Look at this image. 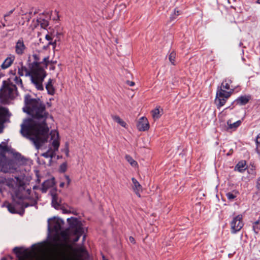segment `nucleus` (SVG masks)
Returning a JSON list of instances; mask_svg holds the SVG:
<instances>
[{
    "instance_id": "7ed1b4c3",
    "label": "nucleus",
    "mask_w": 260,
    "mask_h": 260,
    "mask_svg": "<svg viewBox=\"0 0 260 260\" xmlns=\"http://www.w3.org/2000/svg\"><path fill=\"white\" fill-rule=\"evenodd\" d=\"M232 81L229 79H225L222 83L221 86L218 87L216 92L215 103L218 109L222 107L226 103L228 99L230 97L233 91L232 89L230 91H226L224 89H230V84Z\"/></svg>"
},
{
    "instance_id": "1a4fd4ad",
    "label": "nucleus",
    "mask_w": 260,
    "mask_h": 260,
    "mask_svg": "<svg viewBox=\"0 0 260 260\" xmlns=\"http://www.w3.org/2000/svg\"><path fill=\"white\" fill-rule=\"evenodd\" d=\"M12 186L15 190L16 192L23 191V194L27 193L28 195L30 194L31 190L25 189V183L24 181L19 177H15L12 182Z\"/></svg>"
},
{
    "instance_id": "4468645a",
    "label": "nucleus",
    "mask_w": 260,
    "mask_h": 260,
    "mask_svg": "<svg viewBox=\"0 0 260 260\" xmlns=\"http://www.w3.org/2000/svg\"><path fill=\"white\" fill-rule=\"evenodd\" d=\"M137 128L140 131H145L149 129V122L146 117H142L140 118L137 124Z\"/></svg>"
},
{
    "instance_id": "bb28decb",
    "label": "nucleus",
    "mask_w": 260,
    "mask_h": 260,
    "mask_svg": "<svg viewBox=\"0 0 260 260\" xmlns=\"http://www.w3.org/2000/svg\"><path fill=\"white\" fill-rule=\"evenodd\" d=\"M125 159L131 164L132 167H135L138 165V163L131 156L126 155Z\"/></svg>"
},
{
    "instance_id": "423d86ee",
    "label": "nucleus",
    "mask_w": 260,
    "mask_h": 260,
    "mask_svg": "<svg viewBox=\"0 0 260 260\" xmlns=\"http://www.w3.org/2000/svg\"><path fill=\"white\" fill-rule=\"evenodd\" d=\"M67 221L74 235L76 236L73 240L74 242H76L84 233V229L82 226L81 222L76 218H69L67 219Z\"/></svg>"
},
{
    "instance_id": "c756f323",
    "label": "nucleus",
    "mask_w": 260,
    "mask_h": 260,
    "mask_svg": "<svg viewBox=\"0 0 260 260\" xmlns=\"http://www.w3.org/2000/svg\"><path fill=\"white\" fill-rule=\"evenodd\" d=\"M45 38H46V40H47L48 41H49V42L48 43V44L49 45H52L53 46V48L54 49L55 46H56V41H54L53 42H52L51 41L52 40V38L48 34L46 35Z\"/></svg>"
},
{
    "instance_id": "f8f14e48",
    "label": "nucleus",
    "mask_w": 260,
    "mask_h": 260,
    "mask_svg": "<svg viewBox=\"0 0 260 260\" xmlns=\"http://www.w3.org/2000/svg\"><path fill=\"white\" fill-rule=\"evenodd\" d=\"M15 169L13 167V162L10 160H7V158L0 167V171L4 173L12 172Z\"/></svg>"
},
{
    "instance_id": "e433bc0d",
    "label": "nucleus",
    "mask_w": 260,
    "mask_h": 260,
    "mask_svg": "<svg viewBox=\"0 0 260 260\" xmlns=\"http://www.w3.org/2000/svg\"><path fill=\"white\" fill-rule=\"evenodd\" d=\"M63 151L64 152L67 156L68 157L69 156V148L68 143L66 144L65 148L63 149Z\"/></svg>"
},
{
    "instance_id": "6e6552de",
    "label": "nucleus",
    "mask_w": 260,
    "mask_h": 260,
    "mask_svg": "<svg viewBox=\"0 0 260 260\" xmlns=\"http://www.w3.org/2000/svg\"><path fill=\"white\" fill-rule=\"evenodd\" d=\"M29 206L28 203H26L25 201L20 199L18 203L8 204L7 205V207L8 211L11 213H19V209H21L23 210L24 208Z\"/></svg>"
},
{
    "instance_id": "ddd939ff",
    "label": "nucleus",
    "mask_w": 260,
    "mask_h": 260,
    "mask_svg": "<svg viewBox=\"0 0 260 260\" xmlns=\"http://www.w3.org/2000/svg\"><path fill=\"white\" fill-rule=\"evenodd\" d=\"M15 52L18 55H22L24 53L26 49V47L24 45V41L22 38H20L16 43L15 45Z\"/></svg>"
},
{
    "instance_id": "a19ab883",
    "label": "nucleus",
    "mask_w": 260,
    "mask_h": 260,
    "mask_svg": "<svg viewBox=\"0 0 260 260\" xmlns=\"http://www.w3.org/2000/svg\"><path fill=\"white\" fill-rule=\"evenodd\" d=\"M5 182V179L3 177H0V185ZM0 192H2V189L0 187Z\"/></svg>"
},
{
    "instance_id": "37998d69",
    "label": "nucleus",
    "mask_w": 260,
    "mask_h": 260,
    "mask_svg": "<svg viewBox=\"0 0 260 260\" xmlns=\"http://www.w3.org/2000/svg\"><path fill=\"white\" fill-rule=\"evenodd\" d=\"M15 9L10 11L9 12H8L7 14L5 15V17L9 16L14 11Z\"/></svg>"
},
{
    "instance_id": "58836bf2",
    "label": "nucleus",
    "mask_w": 260,
    "mask_h": 260,
    "mask_svg": "<svg viewBox=\"0 0 260 260\" xmlns=\"http://www.w3.org/2000/svg\"><path fill=\"white\" fill-rule=\"evenodd\" d=\"M64 177H65L66 180L67 181V186H69L71 182V179H70L69 176L68 175H65Z\"/></svg>"
},
{
    "instance_id": "c03bdc74",
    "label": "nucleus",
    "mask_w": 260,
    "mask_h": 260,
    "mask_svg": "<svg viewBox=\"0 0 260 260\" xmlns=\"http://www.w3.org/2000/svg\"><path fill=\"white\" fill-rule=\"evenodd\" d=\"M127 83L128 85H129L130 86H133L134 85H135V82H133V81H128L127 82Z\"/></svg>"
},
{
    "instance_id": "7c9ffc66",
    "label": "nucleus",
    "mask_w": 260,
    "mask_h": 260,
    "mask_svg": "<svg viewBox=\"0 0 260 260\" xmlns=\"http://www.w3.org/2000/svg\"><path fill=\"white\" fill-rule=\"evenodd\" d=\"M0 151L2 153L8 151L7 145L5 142H3L0 144Z\"/></svg>"
},
{
    "instance_id": "473e14b6",
    "label": "nucleus",
    "mask_w": 260,
    "mask_h": 260,
    "mask_svg": "<svg viewBox=\"0 0 260 260\" xmlns=\"http://www.w3.org/2000/svg\"><path fill=\"white\" fill-rule=\"evenodd\" d=\"M256 149L258 154L260 156V133L257 136L256 139Z\"/></svg>"
},
{
    "instance_id": "c9c22d12",
    "label": "nucleus",
    "mask_w": 260,
    "mask_h": 260,
    "mask_svg": "<svg viewBox=\"0 0 260 260\" xmlns=\"http://www.w3.org/2000/svg\"><path fill=\"white\" fill-rule=\"evenodd\" d=\"M179 14H180L179 11L178 10H175L174 14H172L170 17L171 19L172 20H173L174 19H175L176 18V16L179 15Z\"/></svg>"
},
{
    "instance_id": "412c9836",
    "label": "nucleus",
    "mask_w": 260,
    "mask_h": 260,
    "mask_svg": "<svg viewBox=\"0 0 260 260\" xmlns=\"http://www.w3.org/2000/svg\"><path fill=\"white\" fill-rule=\"evenodd\" d=\"M246 161L245 160H241L236 165L235 170L239 172H243L246 169Z\"/></svg>"
},
{
    "instance_id": "79ce46f5",
    "label": "nucleus",
    "mask_w": 260,
    "mask_h": 260,
    "mask_svg": "<svg viewBox=\"0 0 260 260\" xmlns=\"http://www.w3.org/2000/svg\"><path fill=\"white\" fill-rule=\"evenodd\" d=\"M256 186L258 189H260V178L257 180Z\"/></svg>"
},
{
    "instance_id": "6ab92c4d",
    "label": "nucleus",
    "mask_w": 260,
    "mask_h": 260,
    "mask_svg": "<svg viewBox=\"0 0 260 260\" xmlns=\"http://www.w3.org/2000/svg\"><path fill=\"white\" fill-rule=\"evenodd\" d=\"M15 59V56L14 55H10L8 56L3 62L1 65V67L3 69H6L8 68L13 63Z\"/></svg>"
},
{
    "instance_id": "c85d7f7f",
    "label": "nucleus",
    "mask_w": 260,
    "mask_h": 260,
    "mask_svg": "<svg viewBox=\"0 0 260 260\" xmlns=\"http://www.w3.org/2000/svg\"><path fill=\"white\" fill-rule=\"evenodd\" d=\"M152 114L154 119H158L160 117L159 109L158 108L154 109L152 111Z\"/></svg>"
},
{
    "instance_id": "2eb2a0df",
    "label": "nucleus",
    "mask_w": 260,
    "mask_h": 260,
    "mask_svg": "<svg viewBox=\"0 0 260 260\" xmlns=\"http://www.w3.org/2000/svg\"><path fill=\"white\" fill-rule=\"evenodd\" d=\"M54 184L55 182L53 178L48 179L43 183L40 189L43 193H45L49 188L53 187Z\"/></svg>"
},
{
    "instance_id": "2f4dec72",
    "label": "nucleus",
    "mask_w": 260,
    "mask_h": 260,
    "mask_svg": "<svg viewBox=\"0 0 260 260\" xmlns=\"http://www.w3.org/2000/svg\"><path fill=\"white\" fill-rule=\"evenodd\" d=\"M253 229L255 233H258L260 230V224L258 221H255L253 225Z\"/></svg>"
},
{
    "instance_id": "a18cd8bd",
    "label": "nucleus",
    "mask_w": 260,
    "mask_h": 260,
    "mask_svg": "<svg viewBox=\"0 0 260 260\" xmlns=\"http://www.w3.org/2000/svg\"><path fill=\"white\" fill-rule=\"evenodd\" d=\"M129 240L131 243H135V239L133 237H129Z\"/></svg>"
},
{
    "instance_id": "f257e3e1",
    "label": "nucleus",
    "mask_w": 260,
    "mask_h": 260,
    "mask_svg": "<svg viewBox=\"0 0 260 260\" xmlns=\"http://www.w3.org/2000/svg\"><path fill=\"white\" fill-rule=\"evenodd\" d=\"M24 103L23 111L31 115L32 118L23 120L20 133L39 149L48 141L49 128L46 120L49 118L53 120V117L46 111L45 105L40 99L32 98L30 95H26Z\"/></svg>"
},
{
    "instance_id": "a878e982",
    "label": "nucleus",
    "mask_w": 260,
    "mask_h": 260,
    "mask_svg": "<svg viewBox=\"0 0 260 260\" xmlns=\"http://www.w3.org/2000/svg\"><path fill=\"white\" fill-rule=\"evenodd\" d=\"M38 21L39 23H40L41 27L44 29H46L49 25L48 21L44 19H41V18H40L38 20Z\"/></svg>"
},
{
    "instance_id": "f704fd0d",
    "label": "nucleus",
    "mask_w": 260,
    "mask_h": 260,
    "mask_svg": "<svg viewBox=\"0 0 260 260\" xmlns=\"http://www.w3.org/2000/svg\"><path fill=\"white\" fill-rule=\"evenodd\" d=\"M67 165L66 163L61 164L59 168V171L60 172H64L67 170Z\"/></svg>"
},
{
    "instance_id": "8fccbe9b",
    "label": "nucleus",
    "mask_w": 260,
    "mask_h": 260,
    "mask_svg": "<svg viewBox=\"0 0 260 260\" xmlns=\"http://www.w3.org/2000/svg\"><path fill=\"white\" fill-rule=\"evenodd\" d=\"M17 196H18V197L21 198V197L19 196L18 193H17Z\"/></svg>"
},
{
    "instance_id": "ea45409f",
    "label": "nucleus",
    "mask_w": 260,
    "mask_h": 260,
    "mask_svg": "<svg viewBox=\"0 0 260 260\" xmlns=\"http://www.w3.org/2000/svg\"><path fill=\"white\" fill-rule=\"evenodd\" d=\"M31 14V12H30L28 15H25V19L27 21H29L31 18L30 15Z\"/></svg>"
},
{
    "instance_id": "4be33fe9",
    "label": "nucleus",
    "mask_w": 260,
    "mask_h": 260,
    "mask_svg": "<svg viewBox=\"0 0 260 260\" xmlns=\"http://www.w3.org/2000/svg\"><path fill=\"white\" fill-rule=\"evenodd\" d=\"M46 89L48 94L53 95L55 92L54 88L52 85V80L49 79L47 84L46 85Z\"/></svg>"
},
{
    "instance_id": "dca6fc26",
    "label": "nucleus",
    "mask_w": 260,
    "mask_h": 260,
    "mask_svg": "<svg viewBox=\"0 0 260 260\" xmlns=\"http://www.w3.org/2000/svg\"><path fill=\"white\" fill-rule=\"evenodd\" d=\"M250 95H242L238 98L235 101L236 104L242 106L247 104L251 99Z\"/></svg>"
},
{
    "instance_id": "9d476101",
    "label": "nucleus",
    "mask_w": 260,
    "mask_h": 260,
    "mask_svg": "<svg viewBox=\"0 0 260 260\" xmlns=\"http://www.w3.org/2000/svg\"><path fill=\"white\" fill-rule=\"evenodd\" d=\"M242 219L243 216L241 214L233 218L231 222V233L232 234H236L242 228L244 225Z\"/></svg>"
},
{
    "instance_id": "09e8293b",
    "label": "nucleus",
    "mask_w": 260,
    "mask_h": 260,
    "mask_svg": "<svg viewBox=\"0 0 260 260\" xmlns=\"http://www.w3.org/2000/svg\"><path fill=\"white\" fill-rule=\"evenodd\" d=\"M1 260H6V258L3 257L1 259Z\"/></svg>"
},
{
    "instance_id": "b1692460",
    "label": "nucleus",
    "mask_w": 260,
    "mask_h": 260,
    "mask_svg": "<svg viewBox=\"0 0 260 260\" xmlns=\"http://www.w3.org/2000/svg\"><path fill=\"white\" fill-rule=\"evenodd\" d=\"M112 118L114 121L120 124L121 126L126 127V123L121 119L119 116L117 115H112Z\"/></svg>"
},
{
    "instance_id": "3c124183",
    "label": "nucleus",
    "mask_w": 260,
    "mask_h": 260,
    "mask_svg": "<svg viewBox=\"0 0 260 260\" xmlns=\"http://www.w3.org/2000/svg\"><path fill=\"white\" fill-rule=\"evenodd\" d=\"M28 197L27 196L25 195V198H28Z\"/></svg>"
},
{
    "instance_id": "72a5a7b5",
    "label": "nucleus",
    "mask_w": 260,
    "mask_h": 260,
    "mask_svg": "<svg viewBox=\"0 0 260 260\" xmlns=\"http://www.w3.org/2000/svg\"><path fill=\"white\" fill-rule=\"evenodd\" d=\"M14 80L16 84L20 85L21 87H23L22 80L19 77L16 76Z\"/></svg>"
},
{
    "instance_id": "f3484780",
    "label": "nucleus",
    "mask_w": 260,
    "mask_h": 260,
    "mask_svg": "<svg viewBox=\"0 0 260 260\" xmlns=\"http://www.w3.org/2000/svg\"><path fill=\"white\" fill-rule=\"evenodd\" d=\"M132 180L133 182L132 187L133 190L139 197H140V192L142 190L141 185L135 178H132Z\"/></svg>"
},
{
    "instance_id": "393cba45",
    "label": "nucleus",
    "mask_w": 260,
    "mask_h": 260,
    "mask_svg": "<svg viewBox=\"0 0 260 260\" xmlns=\"http://www.w3.org/2000/svg\"><path fill=\"white\" fill-rule=\"evenodd\" d=\"M237 192L233 191L232 192H229L226 193V196L228 199L231 201H233L237 197Z\"/></svg>"
},
{
    "instance_id": "9b49d317",
    "label": "nucleus",
    "mask_w": 260,
    "mask_h": 260,
    "mask_svg": "<svg viewBox=\"0 0 260 260\" xmlns=\"http://www.w3.org/2000/svg\"><path fill=\"white\" fill-rule=\"evenodd\" d=\"M32 57L35 60V61L32 62L31 64V67L34 66L35 64H37L39 69L41 70H44L42 67H41V64H43L44 66L46 68L48 65V63L49 62L48 59L49 57H45L43 58V61L40 62V54L39 53H34L32 55Z\"/></svg>"
},
{
    "instance_id": "20e7f679",
    "label": "nucleus",
    "mask_w": 260,
    "mask_h": 260,
    "mask_svg": "<svg viewBox=\"0 0 260 260\" xmlns=\"http://www.w3.org/2000/svg\"><path fill=\"white\" fill-rule=\"evenodd\" d=\"M50 145L51 147L49 148L48 150L41 154V156L45 158H49V162L52 161V158L55 156L56 152L58 151L59 145V137L58 133L55 131L52 130L50 133Z\"/></svg>"
},
{
    "instance_id": "f03ea898",
    "label": "nucleus",
    "mask_w": 260,
    "mask_h": 260,
    "mask_svg": "<svg viewBox=\"0 0 260 260\" xmlns=\"http://www.w3.org/2000/svg\"><path fill=\"white\" fill-rule=\"evenodd\" d=\"M18 74L20 76H29L32 84L38 90H43L44 87L42 83L45 78L46 74L44 70L38 68L36 63L33 67H31V71H29L27 69L23 66L18 68Z\"/></svg>"
},
{
    "instance_id": "5701e85b",
    "label": "nucleus",
    "mask_w": 260,
    "mask_h": 260,
    "mask_svg": "<svg viewBox=\"0 0 260 260\" xmlns=\"http://www.w3.org/2000/svg\"><path fill=\"white\" fill-rule=\"evenodd\" d=\"M52 196V205L55 209H58L60 206V201L58 200V197L55 194L51 193Z\"/></svg>"
},
{
    "instance_id": "0eeeda50",
    "label": "nucleus",
    "mask_w": 260,
    "mask_h": 260,
    "mask_svg": "<svg viewBox=\"0 0 260 260\" xmlns=\"http://www.w3.org/2000/svg\"><path fill=\"white\" fill-rule=\"evenodd\" d=\"M62 224L63 221L60 219L55 218L49 219L48 220V231L49 233L54 232L56 235L60 234L63 236H66L67 233L61 231Z\"/></svg>"
},
{
    "instance_id": "603ef678",
    "label": "nucleus",
    "mask_w": 260,
    "mask_h": 260,
    "mask_svg": "<svg viewBox=\"0 0 260 260\" xmlns=\"http://www.w3.org/2000/svg\"><path fill=\"white\" fill-rule=\"evenodd\" d=\"M53 260H55V259H53Z\"/></svg>"
},
{
    "instance_id": "39448f33",
    "label": "nucleus",
    "mask_w": 260,
    "mask_h": 260,
    "mask_svg": "<svg viewBox=\"0 0 260 260\" xmlns=\"http://www.w3.org/2000/svg\"><path fill=\"white\" fill-rule=\"evenodd\" d=\"M17 95V91L16 85L7 81H4L3 85L0 89V99L5 101L14 99Z\"/></svg>"
},
{
    "instance_id": "aec40b11",
    "label": "nucleus",
    "mask_w": 260,
    "mask_h": 260,
    "mask_svg": "<svg viewBox=\"0 0 260 260\" xmlns=\"http://www.w3.org/2000/svg\"><path fill=\"white\" fill-rule=\"evenodd\" d=\"M242 121V120H239L232 123L231 120H228L227 121L228 129L235 131L241 124Z\"/></svg>"
},
{
    "instance_id": "de8ad7c7",
    "label": "nucleus",
    "mask_w": 260,
    "mask_h": 260,
    "mask_svg": "<svg viewBox=\"0 0 260 260\" xmlns=\"http://www.w3.org/2000/svg\"><path fill=\"white\" fill-rule=\"evenodd\" d=\"M256 3L258 4H260V0H257Z\"/></svg>"
},
{
    "instance_id": "a211bd4d",
    "label": "nucleus",
    "mask_w": 260,
    "mask_h": 260,
    "mask_svg": "<svg viewBox=\"0 0 260 260\" xmlns=\"http://www.w3.org/2000/svg\"><path fill=\"white\" fill-rule=\"evenodd\" d=\"M76 254L80 260H83L87 257V251L82 247L76 250Z\"/></svg>"
},
{
    "instance_id": "4c0bfd02",
    "label": "nucleus",
    "mask_w": 260,
    "mask_h": 260,
    "mask_svg": "<svg viewBox=\"0 0 260 260\" xmlns=\"http://www.w3.org/2000/svg\"><path fill=\"white\" fill-rule=\"evenodd\" d=\"M6 157L4 154H1L0 155V167L4 162V160H6Z\"/></svg>"
},
{
    "instance_id": "cd10ccee",
    "label": "nucleus",
    "mask_w": 260,
    "mask_h": 260,
    "mask_svg": "<svg viewBox=\"0 0 260 260\" xmlns=\"http://www.w3.org/2000/svg\"><path fill=\"white\" fill-rule=\"evenodd\" d=\"M176 53L174 51H172L169 55V59L170 62L173 64H175Z\"/></svg>"
},
{
    "instance_id": "49530a36",
    "label": "nucleus",
    "mask_w": 260,
    "mask_h": 260,
    "mask_svg": "<svg viewBox=\"0 0 260 260\" xmlns=\"http://www.w3.org/2000/svg\"><path fill=\"white\" fill-rule=\"evenodd\" d=\"M64 185V182H61L60 184H59V186L60 187H63Z\"/></svg>"
}]
</instances>
